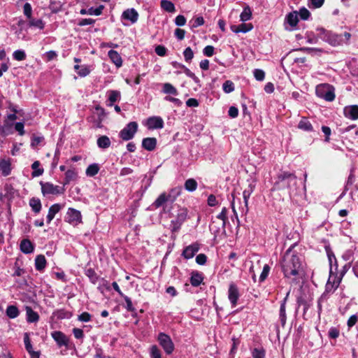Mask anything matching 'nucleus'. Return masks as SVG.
I'll list each match as a JSON object with an SVG mask.
<instances>
[{"label": "nucleus", "mask_w": 358, "mask_h": 358, "mask_svg": "<svg viewBox=\"0 0 358 358\" xmlns=\"http://www.w3.org/2000/svg\"><path fill=\"white\" fill-rule=\"evenodd\" d=\"M281 266L284 276L287 278L296 280L303 274L301 258L292 248H289L285 252Z\"/></svg>", "instance_id": "obj_1"}, {"label": "nucleus", "mask_w": 358, "mask_h": 358, "mask_svg": "<svg viewBox=\"0 0 358 358\" xmlns=\"http://www.w3.org/2000/svg\"><path fill=\"white\" fill-rule=\"evenodd\" d=\"M341 278L330 271V275L325 286V290L317 300V313L319 317L322 311V304L327 301L331 294H333L340 285Z\"/></svg>", "instance_id": "obj_2"}, {"label": "nucleus", "mask_w": 358, "mask_h": 358, "mask_svg": "<svg viewBox=\"0 0 358 358\" xmlns=\"http://www.w3.org/2000/svg\"><path fill=\"white\" fill-rule=\"evenodd\" d=\"M275 187L278 189H287L291 194L297 188V179L294 174L289 172H281L278 175L275 182Z\"/></svg>", "instance_id": "obj_3"}, {"label": "nucleus", "mask_w": 358, "mask_h": 358, "mask_svg": "<svg viewBox=\"0 0 358 358\" xmlns=\"http://www.w3.org/2000/svg\"><path fill=\"white\" fill-rule=\"evenodd\" d=\"M180 194V188H174L171 190V192L167 194L166 192H163L161 194L157 199L155 201L152 206L158 208L162 206L166 202L173 203L176 197Z\"/></svg>", "instance_id": "obj_4"}, {"label": "nucleus", "mask_w": 358, "mask_h": 358, "mask_svg": "<svg viewBox=\"0 0 358 358\" xmlns=\"http://www.w3.org/2000/svg\"><path fill=\"white\" fill-rule=\"evenodd\" d=\"M316 95L327 101H332L335 99V94L331 86L327 84H321L316 87Z\"/></svg>", "instance_id": "obj_5"}, {"label": "nucleus", "mask_w": 358, "mask_h": 358, "mask_svg": "<svg viewBox=\"0 0 358 358\" xmlns=\"http://www.w3.org/2000/svg\"><path fill=\"white\" fill-rule=\"evenodd\" d=\"M157 341L166 355H171L173 353L175 349V345L172 339L168 334L160 332L157 336Z\"/></svg>", "instance_id": "obj_6"}, {"label": "nucleus", "mask_w": 358, "mask_h": 358, "mask_svg": "<svg viewBox=\"0 0 358 358\" xmlns=\"http://www.w3.org/2000/svg\"><path fill=\"white\" fill-rule=\"evenodd\" d=\"M138 123L131 122L128 123L120 132V137L124 141H129L134 136L138 130Z\"/></svg>", "instance_id": "obj_7"}, {"label": "nucleus", "mask_w": 358, "mask_h": 358, "mask_svg": "<svg viewBox=\"0 0 358 358\" xmlns=\"http://www.w3.org/2000/svg\"><path fill=\"white\" fill-rule=\"evenodd\" d=\"M65 220L73 226H77L82 222V215L79 210L69 208L66 213Z\"/></svg>", "instance_id": "obj_8"}, {"label": "nucleus", "mask_w": 358, "mask_h": 358, "mask_svg": "<svg viewBox=\"0 0 358 358\" xmlns=\"http://www.w3.org/2000/svg\"><path fill=\"white\" fill-rule=\"evenodd\" d=\"M43 194H60L64 192V189L59 186L54 185L50 182H40Z\"/></svg>", "instance_id": "obj_9"}, {"label": "nucleus", "mask_w": 358, "mask_h": 358, "mask_svg": "<svg viewBox=\"0 0 358 358\" xmlns=\"http://www.w3.org/2000/svg\"><path fill=\"white\" fill-rule=\"evenodd\" d=\"M187 213L188 211L187 208H181L178 210L176 219L173 220L171 223L173 231H176L180 229L182 224L186 220Z\"/></svg>", "instance_id": "obj_10"}, {"label": "nucleus", "mask_w": 358, "mask_h": 358, "mask_svg": "<svg viewBox=\"0 0 358 358\" xmlns=\"http://www.w3.org/2000/svg\"><path fill=\"white\" fill-rule=\"evenodd\" d=\"M316 34L318 38L324 41L328 42L332 45L336 43V41H334L335 34L327 31L322 27H318L316 29Z\"/></svg>", "instance_id": "obj_11"}, {"label": "nucleus", "mask_w": 358, "mask_h": 358, "mask_svg": "<svg viewBox=\"0 0 358 358\" xmlns=\"http://www.w3.org/2000/svg\"><path fill=\"white\" fill-rule=\"evenodd\" d=\"M13 167L10 158L0 159V173L1 176L4 177L10 176Z\"/></svg>", "instance_id": "obj_12"}, {"label": "nucleus", "mask_w": 358, "mask_h": 358, "mask_svg": "<svg viewBox=\"0 0 358 358\" xmlns=\"http://www.w3.org/2000/svg\"><path fill=\"white\" fill-rule=\"evenodd\" d=\"M240 294L238 287L234 282L230 283L228 289V299L232 307L236 306Z\"/></svg>", "instance_id": "obj_13"}, {"label": "nucleus", "mask_w": 358, "mask_h": 358, "mask_svg": "<svg viewBox=\"0 0 358 358\" xmlns=\"http://www.w3.org/2000/svg\"><path fill=\"white\" fill-rule=\"evenodd\" d=\"M164 120L159 116H152L148 118L146 126L149 129H162L164 127Z\"/></svg>", "instance_id": "obj_14"}, {"label": "nucleus", "mask_w": 358, "mask_h": 358, "mask_svg": "<svg viewBox=\"0 0 358 358\" xmlns=\"http://www.w3.org/2000/svg\"><path fill=\"white\" fill-rule=\"evenodd\" d=\"M344 115L346 117L355 120L358 119V106L352 105L344 108Z\"/></svg>", "instance_id": "obj_15"}, {"label": "nucleus", "mask_w": 358, "mask_h": 358, "mask_svg": "<svg viewBox=\"0 0 358 358\" xmlns=\"http://www.w3.org/2000/svg\"><path fill=\"white\" fill-rule=\"evenodd\" d=\"M199 247L197 243L192 244L184 249L182 252V256L185 259H191L195 255V254L199 251Z\"/></svg>", "instance_id": "obj_16"}, {"label": "nucleus", "mask_w": 358, "mask_h": 358, "mask_svg": "<svg viewBox=\"0 0 358 358\" xmlns=\"http://www.w3.org/2000/svg\"><path fill=\"white\" fill-rule=\"evenodd\" d=\"M51 336L52 338L55 341V342L57 343L59 346L66 345L68 341L64 335L62 331H53L51 334Z\"/></svg>", "instance_id": "obj_17"}, {"label": "nucleus", "mask_w": 358, "mask_h": 358, "mask_svg": "<svg viewBox=\"0 0 358 358\" xmlns=\"http://www.w3.org/2000/svg\"><path fill=\"white\" fill-rule=\"evenodd\" d=\"M20 248L24 254L32 253L34 250V245L29 239H23L20 243Z\"/></svg>", "instance_id": "obj_18"}, {"label": "nucleus", "mask_w": 358, "mask_h": 358, "mask_svg": "<svg viewBox=\"0 0 358 358\" xmlns=\"http://www.w3.org/2000/svg\"><path fill=\"white\" fill-rule=\"evenodd\" d=\"M122 17L129 20L131 23H135L138 20V14L134 8L127 9L123 12Z\"/></svg>", "instance_id": "obj_19"}, {"label": "nucleus", "mask_w": 358, "mask_h": 358, "mask_svg": "<svg viewBox=\"0 0 358 358\" xmlns=\"http://www.w3.org/2000/svg\"><path fill=\"white\" fill-rule=\"evenodd\" d=\"M62 207L63 206L59 203H55L50 207V208L48 210V213L47 215V222L48 223H50V222L55 217V215L61 210Z\"/></svg>", "instance_id": "obj_20"}, {"label": "nucleus", "mask_w": 358, "mask_h": 358, "mask_svg": "<svg viewBox=\"0 0 358 358\" xmlns=\"http://www.w3.org/2000/svg\"><path fill=\"white\" fill-rule=\"evenodd\" d=\"M350 38L351 34L348 32H345L340 35L335 34L334 41H336V43H334V45H339L343 43L347 44L348 43Z\"/></svg>", "instance_id": "obj_21"}, {"label": "nucleus", "mask_w": 358, "mask_h": 358, "mask_svg": "<svg viewBox=\"0 0 358 358\" xmlns=\"http://www.w3.org/2000/svg\"><path fill=\"white\" fill-rule=\"evenodd\" d=\"M157 139L155 138H145L142 141V146L144 149L152 151L156 148Z\"/></svg>", "instance_id": "obj_22"}, {"label": "nucleus", "mask_w": 358, "mask_h": 358, "mask_svg": "<svg viewBox=\"0 0 358 358\" xmlns=\"http://www.w3.org/2000/svg\"><path fill=\"white\" fill-rule=\"evenodd\" d=\"M288 296H289V292L287 294V296L285 297L283 301L281 302L280 308L279 317H280V322H281V324L282 327H284L286 323L287 317H286L285 308H286V301H287Z\"/></svg>", "instance_id": "obj_23"}, {"label": "nucleus", "mask_w": 358, "mask_h": 358, "mask_svg": "<svg viewBox=\"0 0 358 358\" xmlns=\"http://www.w3.org/2000/svg\"><path fill=\"white\" fill-rule=\"evenodd\" d=\"M26 310V315H27V320L28 322L32 323V322H36L39 320V315L38 314L34 311L32 308L29 306L25 307Z\"/></svg>", "instance_id": "obj_24"}, {"label": "nucleus", "mask_w": 358, "mask_h": 358, "mask_svg": "<svg viewBox=\"0 0 358 358\" xmlns=\"http://www.w3.org/2000/svg\"><path fill=\"white\" fill-rule=\"evenodd\" d=\"M108 94V102L107 104L109 106H112L113 103L120 99V92L117 90H109L107 92Z\"/></svg>", "instance_id": "obj_25"}, {"label": "nucleus", "mask_w": 358, "mask_h": 358, "mask_svg": "<svg viewBox=\"0 0 358 358\" xmlns=\"http://www.w3.org/2000/svg\"><path fill=\"white\" fill-rule=\"evenodd\" d=\"M108 55L113 63L115 64L117 67H120L122 64V60L119 53L115 50L108 51Z\"/></svg>", "instance_id": "obj_26"}, {"label": "nucleus", "mask_w": 358, "mask_h": 358, "mask_svg": "<svg viewBox=\"0 0 358 358\" xmlns=\"http://www.w3.org/2000/svg\"><path fill=\"white\" fill-rule=\"evenodd\" d=\"M46 266V259L44 255H37L35 259V268L37 271H43Z\"/></svg>", "instance_id": "obj_27"}, {"label": "nucleus", "mask_w": 358, "mask_h": 358, "mask_svg": "<svg viewBox=\"0 0 358 358\" xmlns=\"http://www.w3.org/2000/svg\"><path fill=\"white\" fill-rule=\"evenodd\" d=\"M28 26L34 27L39 30H43L45 27V22L41 19L30 18L29 19Z\"/></svg>", "instance_id": "obj_28"}, {"label": "nucleus", "mask_w": 358, "mask_h": 358, "mask_svg": "<svg viewBox=\"0 0 358 358\" xmlns=\"http://www.w3.org/2000/svg\"><path fill=\"white\" fill-rule=\"evenodd\" d=\"M203 280L201 273L193 272L190 278V283L194 287L199 286Z\"/></svg>", "instance_id": "obj_29"}, {"label": "nucleus", "mask_w": 358, "mask_h": 358, "mask_svg": "<svg viewBox=\"0 0 358 358\" xmlns=\"http://www.w3.org/2000/svg\"><path fill=\"white\" fill-rule=\"evenodd\" d=\"M6 314L9 318L14 319L18 317L20 311L17 306L14 305H10L6 310Z\"/></svg>", "instance_id": "obj_30"}, {"label": "nucleus", "mask_w": 358, "mask_h": 358, "mask_svg": "<svg viewBox=\"0 0 358 358\" xmlns=\"http://www.w3.org/2000/svg\"><path fill=\"white\" fill-rule=\"evenodd\" d=\"M99 170L100 166L98 164L94 163L88 166L85 173L89 177H93L98 173Z\"/></svg>", "instance_id": "obj_31"}, {"label": "nucleus", "mask_w": 358, "mask_h": 358, "mask_svg": "<svg viewBox=\"0 0 358 358\" xmlns=\"http://www.w3.org/2000/svg\"><path fill=\"white\" fill-rule=\"evenodd\" d=\"M29 206L35 213H38L41 210V203L38 198H31L29 200Z\"/></svg>", "instance_id": "obj_32"}, {"label": "nucleus", "mask_w": 358, "mask_h": 358, "mask_svg": "<svg viewBox=\"0 0 358 358\" xmlns=\"http://www.w3.org/2000/svg\"><path fill=\"white\" fill-rule=\"evenodd\" d=\"M74 69L77 73L81 77H85L90 73V68L86 65L80 66L76 64L74 66Z\"/></svg>", "instance_id": "obj_33"}, {"label": "nucleus", "mask_w": 358, "mask_h": 358, "mask_svg": "<svg viewBox=\"0 0 358 358\" xmlns=\"http://www.w3.org/2000/svg\"><path fill=\"white\" fill-rule=\"evenodd\" d=\"M298 128L306 131H310L313 130V126L311 123L306 118L302 117L298 124Z\"/></svg>", "instance_id": "obj_34"}, {"label": "nucleus", "mask_w": 358, "mask_h": 358, "mask_svg": "<svg viewBox=\"0 0 358 358\" xmlns=\"http://www.w3.org/2000/svg\"><path fill=\"white\" fill-rule=\"evenodd\" d=\"M286 21L292 27L296 26L299 22L297 13H289L286 17Z\"/></svg>", "instance_id": "obj_35"}, {"label": "nucleus", "mask_w": 358, "mask_h": 358, "mask_svg": "<svg viewBox=\"0 0 358 358\" xmlns=\"http://www.w3.org/2000/svg\"><path fill=\"white\" fill-rule=\"evenodd\" d=\"M78 176V173L76 171L69 169L65 173V180L64 184L67 185L71 181H74L76 180Z\"/></svg>", "instance_id": "obj_36"}, {"label": "nucleus", "mask_w": 358, "mask_h": 358, "mask_svg": "<svg viewBox=\"0 0 358 358\" xmlns=\"http://www.w3.org/2000/svg\"><path fill=\"white\" fill-rule=\"evenodd\" d=\"M198 186L197 182L193 179H187L184 184L185 189L188 192H194Z\"/></svg>", "instance_id": "obj_37"}, {"label": "nucleus", "mask_w": 358, "mask_h": 358, "mask_svg": "<svg viewBox=\"0 0 358 358\" xmlns=\"http://www.w3.org/2000/svg\"><path fill=\"white\" fill-rule=\"evenodd\" d=\"M163 92L166 94L178 95V92L176 88L171 83H166L163 85Z\"/></svg>", "instance_id": "obj_38"}, {"label": "nucleus", "mask_w": 358, "mask_h": 358, "mask_svg": "<svg viewBox=\"0 0 358 358\" xmlns=\"http://www.w3.org/2000/svg\"><path fill=\"white\" fill-rule=\"evenodd\" d=\"M161 7L166 11L169 13H173L175 11V6L174 4L168 0H162L161 1Z\"/></svg>", "instance_id": "obj_39"}, {"label": "nucleus", "mask_w": 358, "mask_h": 358, "mask_svg": "<svg viewBox=\"0 0 358 358\" xmlns=\"http://www.w3.org/2000/svg\"><path fill=\"white\" fill-rule=\"evenodd\" d=\"M39 166H40V163L38 161H36L32 164L31 168L33 169V172H32L33 177H38L43 174V169H41V168H39Z\"/></svg>", "instance_id": "obj_40"}, {"label": "nucleus", "mask_w": 358, "mask_h": 358, "mask_svg": "<svg viewBox=\"0 0 358 358\" xmlns=\"http://www.w3.org/2000/svg\"><path fill=\"white\" fill-rule=\"evenodd\" d=\"M97 144L99 148H108L110 145V141L109 138L106 136H102L97 140Z\"/></svg>", "instance_id": "obj_41"}, {"label": "nucleus", "mask_w": 358, "mask_h": 358, "mask_svg": "<svg viewBox=\"0 0 358 358\" xmlns=\"http://www.w3.org/2000/svg\"><path fill=\"white\" fill-rule=\"evenodd\" d=\"M150 358H162V352L156 345L150 347Z\"/></svg>", "instance_id": "obj_42"}, {"label": "nucleus", "mask_w": 358, "mask_h": 358, "mask_svg": "<svg viewBox=\"0 0 358 358\" xmlns=\"http://www.w3.org/2000/svg\"><path fill=\"white\" fill-rule=\"evenodd\" d=\"M85 274L93 284L96 283L99 277L96 272L92 268L87 269L85 271Z\"/></svg>", "instance_id": "obj_43"}, {"label": "nucleus", "mask_w": 358, "mask_h": 358, "mask_svg": "<svg viewBox=\"0 0 358 358\" xmlns=\"http://www.w3.org/2000/svg\"><path fill=\"white\" fill-rule=\"evenodd\" d=\"M252 12L249 7H245L240 15V18L242 22H246L251 18Z\"/></svg>", "instance_id": "obj_44"}, {"label": "nucleus", "mask_w": 358, "mask_h": 358, "mask_svg": "<svg viewBox=\"0 0 358 358\" xmlns=\"http://www.w3.org/2000/svg\"><path fill=\"white\" fill-rule=\"evenodd\" d=\"M217 218L222 221V226L224 228L227 221V209L226 207L222 208V211L217 215Z\"/></svg>", "instance_id": "obj_45"}, {"label": "nucleus", "mask_w": 358, "mask_h": 358, "mask_svg": "<svg viewBox=\"0 0 358 358\" xmlns=\"http://www.w3.org/2000/svg\"><path fill=\"white\" fill-rule=\"evenodd\" d=\"M222 89L225 93H227V94L231 93L233 91H234V89H235L234 84L231 80H227L223 83Z\"/></svg>", "instance_id": "obj_46"}, {"label": "nucleus", "mask_w": 358, "mask_h": 358, "mask_svg": "<svg viewBox=\"0 0 358 358\" xmlns=\"http://www.w3.org/2000/svg\"><path fill=\"white\" fill-rule=\"evenodd\" d=\"M103 8H104V6L103 5H101L96 8L91 7L89 9H87V15H96V16L100 15L101 14Z\"/></svg>", "instance_id": "obj_47"}, {"label": "nucleus", "mask_w": 358, "mask_h": 358, "mask_svg": "<svg viewBox=\"0 0 358 358\" xmlns=\"http://www.w3.org/2000/svg\"><path fill=\"white\" fill-rule=\"evenodd\" d=\"M265 350L263 348H255L252 351L253 358H265Z\"/></svg>", "instance_id": "obj_48"}, {"label": "nucleus", "mask_w": 358, "mask_h": 358, "mask_svg": "<svg viewBox=\"0 0 358 358\" xmlns=\"http://www.w3.org/2000/svg\"><path fill=\"white\" fill-rule=\"evenodd\" d=\"M13 58L17 61H22L26 58V54L24 50H17L13 52Z\"/></svg>", "instance_id": "obj_49"}, {"label": "nucleus", "mask_w": 358, "mask_h": 358, "mask_svg": "<svg viewBox=\"0 0 358 358\" xmlns=\"http://www.w3.org/2000/svg\"><path fill=\"white\" fill-rule=\"evenodd\" d=\"M270 271V266L268 264H265L264 266L263 270L262 271V273L259 276V281L263 282L265 280V279L268 277V273Z\"/></svg>", "instance_id": "obj_50"}, {"label": "nucleus", "mask_w": 358, "mask_h": 358, "mask_svg": "<svg viewBox=\"0 0 358 358\" xmlns=\"http://www.w3.org/2000/svg\"><path fill=\"white\" fill-rule=\"evenodd\" d=\"M23 11H24V15L27 17L28 20L32 17H31L32 8L29 3H26L24 5Z\"/></svg>", "instance_id": "obj_51"}, {"label": "nucleus", "mask_w": 358, "mask_h": 358, "mask_svg": "<svg viewBox=\"0 0 358 358\" xmlns=\"http://www.w3.org/2000/svg\"><path fill=\"white\" fill-rule=\"evenodd\" d=\"M122 296L124 298L125 303H126L125 308L129 312L135 311V308L132 304V301H131V299L125 295H123Z\"/></svg>", "instance_id": "obj_52"}, {"label": "nucleus", "mask_w": 358, "mask_h": 358, "mask_svg": "<svg viewBox=\"0 0 358 358\" xmlns=\"http://www.w3.org/2000/svg\"><path fill=\"white\" fill-rule=\"evenodd\" d=\"M24 343L25 348L28 352L33 350L32 345L31 343L28 333H25L24 335Z\"/></svg>", "instance_id": "obj_53"}, {"label": "nucleus", "mask_w": 358, "mask_h": 358, "mask_svg": "<svg viewBox=\"0 0 358 358\" xmlns=\"http://www.w3.org/2000/svg\"><path fill=\"white\" fill-rule=\"evenodd\" d=\"M253 74L255 79L259 81H262L265 78V73L261 69H255Z\"/></svg>", "instance_id": "obj_54"}, {"label": "nucleus", "mask_w": 358, "mask_h": 358, "mask_svg": "<svg viewBox=\"0 0 358 358\" xmlns=\"http://www.w3.org/2000/svg\"><path fill=\"white\" fill-rule=\"evenodd\" d=\"M183 55H184L185 59L187 62L191 61L194 57V52L189 47L185 48V50H184Z\"/></svg>", "instance_id": "obj_55"}, {"label": "nucleus", "mask_w": 358, "mask_h": 358, "mask_svg": "<svg viewBox=\"0 0 358 358\" xmlns=\"http://www.w3.org/2000/svg\"><path fill=\"white\" fill-rule=\"evenodd\" d=\"M299 15L302 20H307L310 15V13L306 8H301L299 12Z\"/></svg>", "instance_id": "obj_56"}, {"label": "nucleus", "mask_w": 358, "mask_h": 358, "mask_svg": "<svg viewBox=\"0 0 358 358\" xmlns=\"http://www.w3.org/2000/svg\"><path fill=\"white\" fill-rule=\"evenodd\" d=\"M44 140L43 136H34L31 139V145L33 148L37 147L39 144H41Z\"/></svg>", "instance_id": "obj_57"}, {"label": "nucleus", "mask_w": 358, "mask_h": 358, "mask_svg": "<svg viewBox=\"0 0 358 358\" xmlns=\"http://www.w3.org/2000/svg\"><path fill=\"white\" fill-rule=\"evenodd\" d=\"M255 188V183L254 181L250 182L248 187L243 190V193L248 195H251Z\"/></svg>", "instance_id": "obj_58"}, {"label": "nucleus", "mask_w": 358, "mask_h": 358, "mask_svg": "<svg viewBox=\"0 0 358 358\" xmlns=\"http://www.w3.org/2000/svg\"><path fill=\"white\" fill-rule=\"evenodd\" d=\"M92 316L89 313L84 312L78 315V320L80 322H89L91 320Z\"/></svg>", "instance_id": "obj_59"}, {"label": "nucleus", "mask_w": 358, "mask_h": 358, "mask_svg": "<svg viewBox=\"0 0 358 358\" xmlns=\"http://www.w3.org/2000/svg\"><path fill=\"white\" fill-rule=\"evenodd\" d=\"M186 23V18L184 15H179L175 19V24L177 26H184Z\"/></svg>", "instance_id": "obj_60"}, {"label": "nucleus", "mask_w": 358, "mask_h": 358, "mask_svg": "<svg viewBox=\"0 0 358 358\" xmlns=\"http://www.w3.org/2000/svg\"><path fill=\"white\" fill-rule=\"evenodd\" d=\"M214 47L212 45H207L203 50V53L207 57H211L214 54Z\"/></svg>", "instance_id": "obj_61"}, {"label": "nucleus", "mask_w": 358, "mask_h": 358, "mask_svg": "<svg viewBox=\"0 0 358 358\" xmlns=\"http://www.w3.org/2000/svg\"><path fill=\"white\" fill-rule=\"evenodd\" d=\"M239 28H240L241 32L246 33V32L250 31L253 28V26L250 23H249V24L243 23V24H239Z\"/></svg>", "instance_id": "obj_62"}, {"label": "nucleus", "mask_w": 358, "mask_h": 358, "mask_svg": "<svg viewBox=\"0 0 358 358\" xmlns=\"http://www.w3.org/2000/svg\"><path fill=\"white\" fill-rule=\"evenodd\" d=\"M358 321V316L357 315H352L350 317L348 320L347 324L349 328L352 327Z\"/></svg>", "instance_id": "obj_63"}, {"label": "nucleus", "mask_w": 358, "mask_h": 358, "mask_svg": "<svg viewBox=\"0 0 358 358\" xmlns=\"http://www.w3.org/2000/svg\"><path fill=\"white\" fill-rule=\"evenodd\" d=\"M207 257L204 254H199L196 257V262L199 265H203L206 264Z\"/></svg>", "instance_id": "obj_64"}]
</instances>
